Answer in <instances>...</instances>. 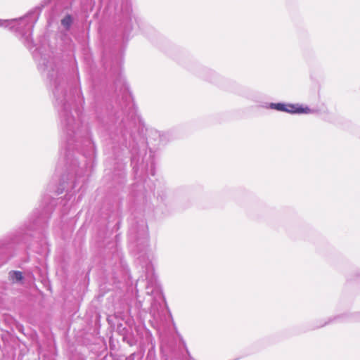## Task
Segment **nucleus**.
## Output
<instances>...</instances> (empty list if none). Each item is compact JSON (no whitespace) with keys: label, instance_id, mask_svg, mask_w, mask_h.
<instances>
[{"label":"nucleus","instance_id":"f257e3e1","mask_svg":"<svg viewBox=\"0 0 360 360\" xmlns=\"http://www.w3.org/2000/svg\"><path fill=\"white\" fill-rule=\"evenodd\" d=\"M271 108L278 111L286 112L289 113H309L311 110L308 107H302L298 104H288V103H271Z\"/></svg>","mask_w":360,"mask_h":360},{"label":"nucleus","instance_id":"f03ea898","mask_svg":"<svg viewBox=\"0 0 360 360\" xmlns=\"http://www.w3.org/2000/svg\"><path fill=\"white\" fill-rule=\"evenodd\" d=\"M10 280L13 283L20 282L23 279V276L21 271H13L9 273Z\"/></svg>","mask_w":360,"mask_h":360},{"label":"nucleus","instance_id":"7ed1b4c3","mask_svg":"<svg viewBox=\"0 0 360 360\" xmlns=\"http://www.w3.org/2000/svg\"><path fill=\"white\" fill-rule=\"evenodd\" d=\"M62 25L65 27L66 28H69L71 23H72V18L70 15L65 16L62 20H61Z\"/></svg>","mask_w":360,"mask_h":360}]
</instances>
